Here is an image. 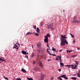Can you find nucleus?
I'll list each match as a JSON object with an SVG mask.
<instances>
[{
	"mask_svg": "<svg viewBox=\"0 0 80 80\" xmlns=\"http://www.w3.org/2000/svg\"><path fill=\"white\" fill-rule=\"evenodd\" d=\"M61 36L62 38V39H61L60 45L61 46L65 45V43L66 45H68V42L67 41V39H66V38H67L66 37V35H64L63 36L61 35Z\"/></svg>",
	"mask_w": 80,
	"mask_h": 80,
	"instance_id": "1",
	"label": "nucleus"
},
{
	"mask_svg": "<svg viewBox=\"0 0 80 80\" xmlns=\"http://www.w3.org/2000/svg\"><path fill=\"white\" fill-rule=\"evenodd\" d=\"M53 23H51L50 24H49L47 26V28L49 30H51V31L54 30L55 29L53 28Z\"/></svg>",
	"mask_w": 80,
	"mask_h": 80,
	"instance_id": "2",
	"label": "nucleus"
},
{
	"mask_svg": "<svg viewBox=\"0 0 80 80\" xmlns=\"http://www.w3.org/2000/svg\"><path fill=\"white\" fill-rule=\"evenodd\" d=\"M44 41L45 43H48V38L46 36H44Z\"/></svg>",
	"mask_w": 80,
	"mask_h": 80,
	"instance_id": "3",
	"label": "nucleus"
},
{
	"mask_svg": "<svg viewBox=\"0 0 80 80\" xmlns=\"http://www.w3.org/2000/svg\"><path fill=\"white\" fill-rule=\"evenodd\" d=\"M35 32H29L27 33L26 35H35Z\"/></svg>",
	"mask_w": 80,
	"mask_h": 80,
	"instance_id": "4",
	"label": "nucleus"
},
{
	"mask_svg": "<svg viewBox=\"0 0 80 80\" xmlns=\"http://www.w3.org/2000/svg\"><path fill=\"white\" fill-rule=\"evenodd\" d=\"M45 75L41 74V76L40 78V80H43V78H45Z\"/></svg>",
	"mask_w": 80,
	"mask_h": 80,
	"instance_id": "5",
	"label": "nucleus"
},
{
	"mask_svg": "<svg viewBox=\"0 0 80 80\" xmlns=\"http://www.w3.org/2000/svg\"><path fill=\"white\" fill-rule=\"evenodd\" d=\"M41 45H42V44L40 42H38L37 44V46L38 48H41Z\"/></svg>",
	"mask_w": 80,
	"mask_h": 80,
	"instance_id": "6",
	"label": "nucleus"
},
{
	"mask_svg": "<svg viewBox=\"0 0 80 80\" xmlns=\"http://www.w3.org/2000/svg\"><path fill=\"white\" fill-rule=\"evenodd\" d=\"M56 57L59 58L60 62H62V56H57Z\"/></svg>",
	"mask_w": 80,
	"mask_h": 80,
	"instance_id": "7",
	"label": "nucleus"
},
{
	"mask_svg": "<svg viewBox=\"0 0 80 80\" xmlns=\"http://www.w3.org/2000/svg\"><path fill=\"white\" fill-rule=\"evenodd\" d=\"M77 65L74 64V67H72L71 68L72 69H77Z\"/></svg>",
	"mask_w": 80,
	"mask_h": 80,
	"instance_id": "8",
	"label": "nucleus"
},
{
	"mask_svg": "<svg viewBox=\"0 0 80 80\" xmlns=\"http://www.w3.org/2000/svg\"><path fill=\"white\" fill-rule=\"evenodd\" d=\"M36 31H37V33H40V29H39L38 28H37Z\"/></svg>",
	"mask_w": 80,
	"mask_h": 80,
	"instance_id": "9",
	"label": "nucleus"
},
{
	"mask_svg": "<svg viewBox=\"0 0 80 80\" xmlns=\"http://www.w3.org/2000/svg\"><path fill=\"white\" fill-rule=\"evenodd\" d=\"M44 37H46L48 38V37H50V34H49V33H47L46 35Z\"/></svg>",
	"mask_w": 80,
	"mask_h": 80,
	"instance_id": "10",
	"label": "nucleus"
},
{
	"mask_svg": "<svg viewBox=\"0 0 80 80\" xmlns=\"http://www.w3.org/2000/svg\"><path fill=\"white\" fill-rule=\"evenodd\" d=\"M37 52H38V54H40V53H40V50L39 49H38L37 50Z\"/></svg>",
	"mask_w": 80,
	"mask_h": 80,
	"instance_id": "11",
	"label": "nucleus"
},
{
	"mask_svg": "<svg viewBox=\"0 0 80 80\" xmlns=\"http://www.w3.org/2000/svg\"><path fill=\"white\" fill-rule=\"evenodd\" d=\"M21 71H22V72H25V73H26L27 72L26 70L24 69L23 68H22L21 69Z\"/></svg>",
	"mask_w": 80,
	"mask_h": 80,
	"instance_id": "12",
	"label": "nucleus"
},
{
	"mask_svg": "<svg viewBox=\"0 0 80 80\" xmlns=\"http://www.w3.org/2000/svg\"><path fill=\"white\" fill-rule=\"evenodd\" d=\"M60 77H61L62 78H65V77H66V75H62L61 76H59Z\"/></svg>",
	"mask_w": 80,
	"mask_h": 80,
	"instance_id": "13",
	"label": "nucleus"
},
{
	"mask_svg": "<svg viewBox=\"0 0 80 80\" xmlns=\"http://www.w3.org/2000/svg\"><path fill=\"white\" fill-rule=\"evenodd\" d=\"M22 54H25V55L26 54V53H27V52L24 51H22Z\"/></svg>",
	"mask_w": 80,
	"mask_h": 80,
	"instance_id": "14",
	"label": "nucleus"
},
{
	"mask_svg": "<svg viewBox=\"0 0 80 80\" xmlns=\"http://www.w3.org/2000/svg\"><path fill=\"white\" fill-rule=\"evenodd\" d=\"M74 62H75V63H76V65L77 66L78 65V62L77 61H76L75 60L74 61Z\"/></svg>",
	"mask_w": 80,
	"mask_h": 80,
	"instance_id": "15",
	"label": "nucleus"
},
{
	"mask_svg": "<svg viewBox=\"0 0 80 80\" xmlns=\"http://www.w3.org/2000/svg\"><path fill=\"white\" fill-rule=\"evenodd\" d=\"M5 60H6V59H5L4 60L3 59H2V58H0V61L1 62H5Z\"/></svg>",
	"mask_w": 80,
	"mask_h": 80,
	"instance_id": "16",
	"label": "nucleus"
},
{
	"mask_svg": "<svg viewBox=\"0 0 80 80\" xmlns=\"http://www.w3.org/2000/svg\"><path fill=\"white\" fill-rule=\"evenodd\" d=\"M52 51H53V52H56V49L55 48H53V47L52 48Z\"/></svg>",
	"mask_w": 80,
	"mask_h": 80,
	"instance_id": "17",
	"label": "nucleus"
},
{
	"mask_svg": "<svg viewBox=\"0 0 80 80\" xmlns=\"http://www.w3.org/2000/svg\"><path fill=\"white\" fill-rule=\"evenodd\" d=\"M60 65H61V67H63L64 64H63V63L62 62H60Z\"/></svg>",
	"mask_w": 80,
	"mask_h": 80,
	"instance_id": "18",
	"label": "nucleus"
},
{
	"mask_svg": "<svg viewBox=\"0 0 80 80\" xmlns=\"http://www.w3.org/2000/svg\"><path fill=\"white\" fill-rule=\"evenodd\" d=\"M77 78H75V77H72L71 78V79H72V80H77Z\"/></svg>",
	"mask_w": 80,
	"mask_h": 80,
	"instance_id": "19",
	"label": "nucleus"
},
{
	"mask_svg": "<svg viewBox=\"0 0 80 80\" xmlns=\"http://www.w3.org/2000/svg\"><path fill=\"white\" fill-rule=\"evenodd\" d=\"M34 69L35 71H36V72H37V70H38V69H37V67H34Z\"/></svg>",
	"mask_w": 80,
	"mask_h": 80,
	"instance_id": "20",
	"label": "nucleus"
},
{
	"mask_svg": "<svg viewBox=\"0 0 80 80\" xmlns=\"http://www.w3.org/2000/svg\"><path fill=\"white\" fill-rule=\"evenodd\" d=\"M77 56V55H73L72 56V58H75V57H76Z\"/></svg>",
	"mask_w": 80,
	"mask_h": 80,
	"instance_id": "21",
	"label": "nucleus"
},
{
	"mask_svg": "<svg viewBox=\"0 0 80 80\" xmlns=\"http://www.w3.org/2000/svg\"><path fill=\"white\" fill-rule=\"evenodd\" d=\"M77 75L78 77H80V72L77 73Z\"/></svg>",
	"mask_w": 80,
	"mask_h": 80,
	"instance_id": "22",
	"label": "nucleus"
},
{
	"mask_svg": "<svg viewBox=\"0 0 80 80\" xmlns=\"http://www.w3.org/2000/svg\"><path fill=\"white\" fill-rule=\"evenodd\" d=\"M27 79H28V80H33V79L32 78H29L28 77H27Z\"/></svg>",
	"mask_w": 80,
	"mask_h": 80,
	"instance_id": "23",
	"label": "nucleus"
},
{
	"mask_svg": "<svg viewBox=\"0 0 80 80\" xmlns=\"http://www.w3.org/2000/svg\"><path fill=\"white\" fill-rule=\"evenodd\" d=\"M3 78H5V79L6 80H8V79L7 78L5 77V76H3Z\"/></svg>",
	"mask_w": 80,
	"mask_h": 80,
	"instance_id": "24",
	"label": "nucleus"
},
{
	"mask_svg": "<svg viewBox=\"0 0 80 80\" xmlns=\"http://www.w3.org/2000/svg\"><path fill=\"white\" fill-rule=\"evenodd\" d=\"M80 22V21L78 20H76V23H78Z\"/></svg>",
	"mask_w": 80,
	"mask_h": 80,
	"instance_id": "25",
	"label": "nucleus"
},
{
	"mask_svg": "<svg viewBox=\"0 0 80 80\" xmlns=\"http://www.w3.org/2000/svg\"><path fill=\"white\" fill-rule=\"evenodd\" d=\"M47 52L50 55H52V54L50 52H49V51H47Z\"/></svg>",
	"mask_w": 80,
	"mask_h": 80,
	"instance_id": "26",
	"label": "nucleus"
},
{
	"mask_svg": "<svg viewBox=\"0 0 80 80\" xmlns=\"http://www.w3.org/2000/svg\"><path fill=\"white\" fill-rule=\"evenodd\" d=\"M70 34L71 36V37H72V38H74V36H73V35L71 34V33H70Z\"/></svg>",
	"mask_w": 80,
	"mask_h": 80,
	"instance_id": "27",
	"label": "nucleus"
},
{
	"mask_svg": "<svg viewBox=\"0 0 80 80\" xmlns=\"http://www.w3.org/2000/svg\"><path fill=\"white\" fill-rule=\"evenodd\" d=\"M35 35H36V36H38V35H39V34H38V33H35Z\"/></svg>",
	"mask_w": 80,
	"mask_h": 80,
	"instance_id": "28",
	"label": "nucleus"
},
{
	"mask_svg": "<svg viewBox=\"0 0 80 80\" xmlns=\"http://www.w3.org/2000/svg\"><path fill=\"white\" fill-rule=\"evenodd\" d=\"M32 63L33 64V65H34L35 63H36V62H35V61H33L32 62Z\"/></svg>",
	"mask_w": 80,
	"mask_h": 80,
	"instance_id": "29",
	"label": "nucleus"
},
{
	"mask_svg": "<svg viewBox=\"0 0 80 80\" xmlns=\"http://www.w3.org/2000/svg\"><path fill=\"white\" fill-rule=\"evenodd\" d=\"M33 28H34V29H36V28L37 27L36 26H33Z\"/></svg>",
	"mask_w": 80,
	"mask_h": 80,
	"instance_id": "30",
	"label": "nucleus"
},
{
	"mask_svg": "<svg viewBox=\"0 0 80 80\" xmlns=\"http://www.w3.org/2000/svg\"><path fill=\"white\" fill-rule=\"evenodd\" d=\"M25 58H28V55H26L25 56Z\"/></svg>",
	"mask_w": 80,
	"mask_h": 80,
	"instance_id": "31",
	"label": "nucleus"
},
{
	"mask_svg": "<svg viewBox=\"0 0 80 80\" xmlns=\"http://www.w3.org/2000/svg\"><path fill=\"white\" fill-rule=\"evenodd\" d=\"M74 20H76L77 19V18H76V16H74L73 18Z\"/></svg>",
	"mask_w": 80,
	"mask_h": 80,
	"instance_id": "32",
	"label": "nucleus"
},
{
	"mask_svg": "<svg viewBox=\"0 0 80 80\" xmlns=\"http://www.w3.org/2000/svg\"><path fill=\"white\" fill-rule=\"evenodd\" d=\"M56 60L57 61H58V60H59V59H58V58H56Z\"/></svg>",
	"mask_w": 80,
	"mask_h": 80,
	"instance_id": "33",
	"label": "nucleus"
},
{
	"mask_svg": "<svg viewBox=\"0 0 80 80\" xmlns=\"http://www.w3.org/2000/svg\"><path fill=\"white\" fill-rule=\"evenodd\" d=\"M35 55H34V53H32V57H34V56Z\"/></svg>",
	"mask_w": 80,
	"mask_h": 80,
	"instance_id": "34",
	"label": "nucleus"
},
{
	"mask_svg": "<svg viewBox=\"0 0 80 80\" xmlns=\"http://www.w3.org/2000/svg\"><path fill=\"white\" fill-rule=\"evenodd\" d=\"M64 78H65V79H66V80H68V78L66 77H64Z\"/></svg>",
	"mask_w": 80,
	"mask_h": 80,
	"instance_id": "35",
	"label": "nucleus"
},
{
	"mask_svg": "<svg viewBox=\"0 0 80 80\" xmlns=\"http://www.w3.org/2000/svg\"><path fill=\"white\" fill-rule=\"evenodd\" d=\"M62 51H63V50L62 49H61L59 50V52H62Z\"/></svg>",
	"mask_w": 80,
	"mask_h": 80,
	"instance_id": "36",
	"label": "nucleus"
},
{
	"mask_svg": "<svg viewBox=\"0 0 80 80\" xmlns=\"http://www.w3.org/2000/svg\"><path fill=\"white\" fill-rule=\"evenodd\" d=\"M51 80H53V77H52L50 79Z\"/></svg>",
	"mask_w": 80,
	"mask_h": 80,
	"instance_id": "37",
	"label": "nucleus"
},
{
	"mask_svg": "<svg viewBox=\"0 0 80 80\" xmlns=\"http://www.w3.org/2000/svg\"><path fill=\"white\" fill-rule=\"evenodd\" d=\"M47 47L48 48H50V47L49 46V45H48V44H47Z\"/></svg>",
	"mask_w": 80,
	"mask_h": 80,
	"instance_id": "38",
	"label": "nucleus"
},
{
	"mask_svg": "<svg viewBox=\"0 0 80 80\" xmlns=\"http://www.w3.org/2000/svg\"><path fill=\"white\" fill-rule=\"evenodd\" d=\"M68 68H71V65H69L68 66Z\"/></svg>",
	"mask_w": 80,
	"mask_h": 80,
	"instance_id": "39",
	"label": "nucleus"
},
{
	"mask_svg": "<svg viewBox=\"0 0 80 80\" xmlns=\"http://www.w3.org/2000/svg\"><path fill=\"white\" fill-rule=\"evenodd\" d=\"M20 79H21V78H17V80H20Z\"/></svg>",
	"mask_w": 80,
	"mask_h": 80,
	"instance_id": "40",
	"label": "nucleus"
},
{
	"mask_svg": "<svg viewBox=\"0 0 80 80\" xmlns=\"http://www.w3.org/2000/svg\"><path fill=\"white\" fill-rule=\"evenodd\" d=\"M17 48V47L15 46V45L14 46V47H13V48Z\"/></svg>",
	"mask_w": 80,
	"mask_h": 80,
	"instance_id": "41",
	"label": "nucleus"
},
{
	"mask_svg": "<svg viewBox=\"0 0 80 80\" xmlns=\"http://www.w3.org/2000/svg\"><path fill=\"white\" fill-rule=\"evenodd\" d=\"M40 65V66L41 67H43V65H42V64H41V65Z\"/></svg>",
	"mask_w": 80,
	"mask_h": 80,
	"instance_id": "42",
	"label": "nucleus"
},
{
	"mask_svg": "<svg viewBox=\"0 0 80 80\" xmlns=\"http://www.w3.org/2000/svg\"><path fill=\"white\" fill-rule=\"evenodd\" d=\"M72 22H73V23H76V20L72 21Z\"/></svg>",
	"mask_w": 80,
	"mask_h": 80,
	"instance_id": "43",
	"label": "nucleus"
},
{
	"mask_svg": "<svg viewBox=\"0 0 80 80\" xmlns=\"http://www.w3.org/2000/svg\"><path fill=\"white\" fill-rule=\"evenodd\" d=\"M72 76H74V77H75V76H76V74H72Z\"/></svg>",
	"mask_w": 80,
	"mask_h": 80,
	"instance_id": "44",
	"label": "nucleus"
},
{
	"mask_svg": "<svg viewBox=\"0 0 80 80\" xmlns=\"http://www.w3.org/2000/svg\"><path fill=\"white\" fill-rule=\"evenodd\" d=\"M71 67H74V65L73 64L72 65H71Z\"/></svg>",
	"mask_w": 80,
	"mask_h": 80,
	"instance_id": "45",
	"label": "nucleus"
},
{
	"mask_svg": "<svg viewBox=\"0 0 80 80\" xmlns=\"http://www.w3.org/2000/svg\"><path fill=\"white\" fill-rule=\"evenodd\" d=\"M77 48L78 50H80V48Z\"/></svg>",
	"mask_w": 80,
	"mask_h": 80,
	"instance_id": "46",
	"label": "nucleus"
},
{
	"mask_svg": "<svg viewBox=\"0 0 80 80\" xmlns=\"http://www.w3.org/2000/svg\"><path fill=\"white\" fill-rule=\"evenodd\" d=\"M42 65V62H40L39 63V65Z\"/></svg>",
	"mask_w": 80,
	"mask_h": 80,
	"instance_id": "47",
	"label": "nucleus"
},
{
	"mask_svg": "<svg viewBox=\"0 0 80 80\" xmlns=\"http://www.w3.org/2000/svg\"><path fill=\"white\" fill-rule=\"evenodd\" d=\"M73 43H75V40H73Z\"/></svg>",
	"mask_w": 80,
	"mask_h": 80,
	"instance_id": "48",
	"label": "nucleus"
},
{
	"mask_svg": "<svg viewBox=\"0 0 80 80\" xmlns=\"http://www.w3.org/2000/svg\"><path fill=\"white\" fill-rule=\"evenodd\" d=\"M67 53H68V52H69V50H67Z\"/></svg>",
	"mask_w": 80,
	"mask_h": 80,
	"instance_id": "49",
	"label": "nucleus"
},
{
	"mask_svg": "<svg viewBox=\"0 0 80 80\" xmlns=\"http://www.w3.org/2000/svg\"><path fill=\"white\" fill-rule=\"evenodd\" d=\"M58 71H59V72H61V69H59L58 70Z\"/></svg>",
	"mask_w": 80,
	"mask_h": 80,
	"instance_id": "50",
	"label": "nucleus"
},
{
	"mask_svg": "<svg viewBox=\"0 0 80 80\" xmlns=\"http://www.w3.org/2000/svg\"><path fill=\"white\" fill-rule=\"evenodd\" d=\"M72 52V50H70L69 51V53H70V52Z\"/></svg>",
	"mask_w": 80,
	"mask_h": 80,
	"instance_id": "51",
	"label": "nucleus"
},
{
	"mask_svg": "<svg viewBox=\"0 0 80 80\" xmlns=\"http://www.w3.org/2000/svg\"><path fill=\"white\" fill-rule=\"evenodd\" d=\"M68 65H65L64 66H65V67H68Z\"/></svg>",
	"mask_w": 80,
	"mask_h": 80,
	"instance_id": "52",
	"label": "nucleus"
},
{
	"mask_svg": "<svg viewBox=\"0 0 80 80\" xmlns=\"http://www.w3.org/2000/svg\"><path fill=\"white\" fill-rule=\"evenodd\" d=\"M52 55H53V56H56V54H52Z\"/></svg>",
	"mask_w": 80,
	"mask_h": 80,
	"instance_id": "53",
	"label": "nucleus"
},
{
	"mask_svg": "<svg viewBox=\"0 0 80 80\" xmlns=\"http://www.w3.org/2000/svg\"><path fill=\"white\" fill-rule=\"evenodd\" d=\"M4 59H5V58H3V57H2V60H4Z\"/></svg>",
	"mask_w": 80,
	"mask_h": 80,
	"instance_id": "54",
	"label": "nucleus"
},
{
	"mask_svg": "<svg viewBox=\"0 0 80 80\" xmlns=\"http://www.w3.org/2000/svg\"><path fill=\"white\" fill-rule=\"evenodd\" d=\"M27 54H28V52H27H27H26V54H25V55H27Z\"/></svg>",
	"mask_w": 80,
	"mask_h": 80,
	"instance_id": "55",
	"label": "nucleus"
},
{
	"mask_svg": "<svg viewBox=\"0 0 80 80\" xmlns=\"http://www.w3.org/2000/svg\"><path fill=\"white\" fill-rule=\"evenodd\" d=\"M14 45L15 46H16V47H17V46L16 45V44H14Z\"/></svg>",
	"mask_w": 80,
	"mask_h": 80,
	"instance_id": "56",
	"label": "nucleus"
},
{
	"mask_svg": "<svg viewBox=\"0 0 80 80\" xmlns=\"http://www.w3.org/2000/svg\"><path fill=\"white\" fill-rule=\"evenodd\" d=\"M48 62H49V61H50V59L48 60Z\"/></svg>",
	"mask_w": 80,
	"mask_h": 80,
	"instance_id": "57",
	"label": "nucleus"
},
{
	"mask_svg": "<svg viewBox=\"0 0 80 80\" xmlns=\"http://www.w3.org/2000/svg\"><path fill=\"white\" fill-rule=\"evenodd\" d=\"M63 12H65V10H63Z\"/></svg>",
	"mask_w": 80,
	"mask_h": 80,
	"instance_id": "58",
	"label": "nucleus"
},
{
	"mask_svg": "<svg viewBox=\"0 0 80 80\" xmlns=\"http://www.w3.org/2000/svg\"><path fill=\"white\" fill-rule=\"evenodd\" d=\"M47 51H48V48H47Z\"/></svg>",
	"mask_w": 80,
	"mask_h": 80,
	"instance_id": "59",
	"label": "nucleus"
},
{
	"mask_svg": "<svg viewBox=\"0 0 80 80\" xmlns=\"http://www.w3.org/2000/svg\"><path fill=\"white\" fill-rule=\"evenodd\" d=\"M49 50H50V51H51V49H50V48H49Z\"/></svg>",
	"mask_w": 80,
	"mask_h": 80,
	"instance_id": "60",
	"label": "nucleus"
},
{
	"mask_svg": "<svg viewBox=\"0 0 80 80\" xmlns=\"http://www.w3.org/2000/svg\"><path fill=\"white\" fill-rule=\"evenodd\" d=\"M32 48H33V45H32Z\"/></svg>",
	"mask_w": 80,
	"mask_h": 80,
	"instance_id": "61",
	"label": "nucleus"
},
{
	"mask_svg": "<svg viewBox=\"0 0 80 80\" xmlns=\"http://www.w3.org/2000/svg\"><path fill=\"white\" fill-rule=\"evenodd\" d=\"M16 48V49H17V50H18V48Z\"/></svg>",
	"mask_w": 80,
	"mask_h": 80,
	"instance_id": "62",
	"label": "nucleus"
},
{
	"mask_svg": "<svg viewBox=\"0 0 80 80\" xmlns=\"http://www.w3.org/2000/svg\"><path fill=\"white\" fill-rule=\"evenodd\" d=\"M18 45L20 46V44L18 43Z\"/></svg>",
	"mask_w": 80,
	"mask_h": 80,
	"instance_id": "63",
	"label": "nucleus"
},
{
	"mask_svg": "<svg viewBox=\"0 0 80 80\" xmlns=\"http://www.w3.org/2000/svg\"><path fill=\"white\" fill-rule=\"evenodd\" d=\"M33 51H35V52H36V50H33Z\"/></svg>",
	"mask_w": 80,
	"mask_h": 80,
	"instance_id": "64",
	"label": "nucleus"
}]
</instances>
